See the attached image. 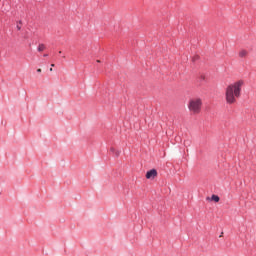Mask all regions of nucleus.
I'll return each mask as SVG.
<instances>
[{
  "label": "nucleus",
  "instance_id": "1",
  "mask_svg": "<svg viewBox=\"0 0 256 256\" xmlns=\"http://www.w3.org/2000/svg\"><path fill=\"white\" fill-rule=\"evenodd\" d=\"M245 82L243 80H238L226 87L225 99L228 105H233L237 102V99L241 97V89H243Z\"/></svg>",
  "mask_w": 256,
  "mask_h": 256
},
{
  "label": "nucleus",
  "instance_id": "2",
  "mask_svg": "<svg viewBox=\"0 0 256 256\" xmlns=\"http://www.w3.org/2000/svg\"><path fill=\"white\" fill-rule=\"evenodd\" d=\"M203 105V101L201 98H193L188 102V109L190 113L194 115H199L201 113V107Z\"/></svg>",
  "mask_w": 256,
  "mask_h": 256
},
{
  "label": "nucleus",
  "instance_id": "3",
  "mask_svg": "<svg viewBox=\"0 0 256 256\" xmlns=\"http://www.w3.org/2000/svg\"><path fill=\"white\" fill-rule=\"evenodd\" d=\"M157 177V170L152 169L146 173V179H155Z\"/></svg>",
  "mask_w": 256,
  "mask_h": 256
},
{
  "label": "nucleus",
  "instance_id": "4",
  "mask_svg": "<svg viewBox=\"0 0 256 256\" xmlns=\"http://www.w3.org/2000/svg\"><path fill=\"white\" fill-rule=\"evenodd\" d=\"M238 55L241 59H245V57H247V55H249V52L245 49H242L239 51Z\"/></svg>",
  "mask_w": 256,
  "mask_h": 256
},
{
  "label": "nucleus",
  "instance_id": "5",
  "mask_svg": "<svg viewBox=\"0 0 256 256\" xmlns=\"http://www.w3.org/2000/svg\"><path fill=\"white\" fill-rule=\"evenodd\" d=\"M210 199H211V201H214L215 203H219V201H220L219 196H217L215 194H213Z\"/></svg>",
  "mask_w": 256,
  "mask_h": 256
},
{
  "label": "nucleus",
  "instance_id": "6",
  "mask_svg": "<svg viewBox=\"0 0 256 256\" xmlns=\"http://www.w3.org/2000/svg\"><path fill=\"white\" fill-rule=\"evenodd\" d=\"M38 51H39V52L45 51V44H39V46H38Z\"/></svg>",
  "mask_w": 256,
  "mask_h": 256
},
{
  "label": "nucleus",
  "instance_id": "7",
  "mask_svg": "<svg viewBox=\"0 0 256 256\" xmlns=\"http://www.w3.org/2000/svg\"><path fill=\"white\" fill-rule=\"evenodd\" d=\"M22 25H23V24H22L21 21L17 22L16 28H17L18 31H21Z\"/></svg>",
  "mask_w": 256,
  "mask_h": 256
},
{
  "label": "nucleus",
  "instance_id": "8",
  "mask_svg": "<svg viewBox=\"0 0 256 256\" xmlns=\"http://www.w3.org/2000/svg\"><path fill=\"white\" fill-rule=\"evenodd\" d=\"M114 155H115L116 157H119V155H121V150H116V151H114Z\"/></svg>",
  "mask_w": 256,
  "mask_h": 256
},
{
  "label": "nucleus",
  "instance_id": "9",
  "mask_svg": "<svg viewBox=\"0 0 256 256\" xmlns=\"http://www.w3.org/2000/svg\"><path fill=\"white\" fill-rule=\"evenodd\" d=\"M116 150H117V149H115V148H113V147L110 148V152L113 153V154L115 153Z\"/></svg>",
  "mask_w": 256,
  "mask_h": 256
},
{
  "label": "nucleus",
  "instance_id": "10",
  "mask_svg": "<svg viewBox=\"0 0 256 256\" xmlns=\"http://www.w3.org/2000/svg\"><path fill=\"white\" fill-rule=\"evenodd\" d=\"M41 71H42L41 68L37 69V73H41Z\"/></svg>",
  "mask_w": 256,
  "mask_h": 256
},
{
  "label": "nucleus",
  "instance_id": "11",
  "mask_svg": "<svg viewBox=\"0 0 256 256\" xmlns=\"http://www.w3.org/2000/svg\"><path fill=\"white\" fill-rule=\"evenodd\" d=\"M202 81H205V75H202Z\"/></svg>",
  "mask_w": 256,
  "mask_h": 256
},
{
  "label": "nucleus",
  "instance_id": "12",
  "mask_svg": "<svg viewBox=\"0 0 256 256\" xmlns=\"http://www.w3.org/2000/svg\"><path fill=\"white\" fill-rule=\"evenodd\" d=\"M97 63H101V60H97Z\"/></svg>",
  "mask_w": 256,
  "mask_h": 256
},
{
  "label": "nucleus",
  "instance_id": "13",
  "mask_svg": "<svg viewBox=\"0 0 256 256\" xmlns=\"http://www.w3.org/2000/svg\"><path fill=\"white\" fill-rule=\"evenodd\" d=\"M51 67H55V64H51Z\"/></svg>",
  "mask_w": 256,
  "mask_h": 256
},
{
  "label": "nucleus",
  "instance_id": "14",
  "mask_svg": "<svg viewBox=\"0 0 256 256\" xmlns=\"http://www.w3.org/2000/svg\"><path fill=\"white\" fill-rule=\"evenodd\" d=\"M50 71H53V68H50Z\"/></svg>",
  "mask_w": 256,
  "mask_h": 256
},
{
  "label": "nucleus",
  "instance_id": "15",
  "mask_svg": "<svg viewBox=\"0 0 256 256\" xmlns=\"http://www.w3.org/2000/svg\"><path fill=\"white\" fill-rule=\"evenodd\" d=\"M44 57H47V54H45Z\"/></svg>",
  "mask_w": 256,
  "mask_h": 256
}]
</instances>
